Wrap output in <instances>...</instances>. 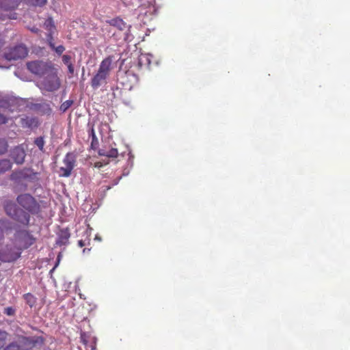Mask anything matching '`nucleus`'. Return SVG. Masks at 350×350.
Masks as SVG:
<instances>
[{"label": "nucleus", "mask_w": 350, "mask_h": 350, "mask_svg": "<svg viewBox=\"0 0 350 350\" xmlns=\"http://www.w3.org/2000/svg\"><path fill=\"white\" fill-rule=\"evenodd\" d=\"M112 56H107L100 62L96 73L91 80V85L93 89H98L103 83H105L112 69Z\"/></svg>", "instance_id": "1"}, {"label": "nucleus", "mask_w": 350, "mask_h": 350, "mask_svg": "<svg viewBox=\"0 0 350 350\" xmlns=\"http://www.w3.org/2000/svg\"><path fill=\"white\" fill-rule=\"evenodd\" d=\"M4 208L7 215L17 221V222L25 226L29 225L30 219L29 213L18 208L15 203L12 202V201H8V202L5 203Z\"/></svg>", "instance_id": "2"}, {"label": "nucleus", "mask_w": 350, "mask_h": 350, "mask_svg": "<svg viewBox=\"0 0 350 350\" xmlns=\"http://www.w3.org/2000/svg\"><path fill=\"white\" fill-rule=\"evenodd\" d=\"M50 69L48 70L46 77L41 82V88L48 92L57 91L60 86V80L57 76V71L52 66L51 63Z\"/></svg>", "instance_id": "3"}, {"label": "nucleus", "mask_w": 350, "mask_h": 350, "mask_svg": "<svg viewBox=\"0 0 350 350\" xmlns=\"http://www.w3.org/2000/svg\"><path fill=\"white\" fill-rule=\"evenodd\" d=\"M17 203L29 213H36L40 211V206L36 199L29 193H23L17 196Z\"/></svg>", "instance_id": "4"}, {"label": "nucleus", "mask_w": 350, "mask_h": 350, "mask_svg": "<svg viewBox=\"0 0 350 350\" xmlns=\"http://www.w3.org/2000/svg\"><path fill=\"white\" fill-rule=\"evenodd\" d=\"M27 68L33 75L42 76L50 70V63L42 60L29 61L27 63Z\"/></svg>", "instance_id": "5"}, {"label": "nucleus", "mask_w": 350, "mask_h": 350, "mask_svg": "<svg viewBox=\"0 0 350 350\" xmlns=\"http://www.w3.org/2000/svg\"><path fill=\"white\" fill-rule=\"evenodd\" d=\"M75 156L73 153H66L63 159L64 165L59 167V176L61 177H69L72 174V172L75 166Z\"/></svg>", "instance_id": "6"}, {"label": "nucleus", "mask_w": 350, "mask_h": 350, "mask_svg": "<svg viewBox=\"0 0 350 350\" xmlns=\"http://www.w3.org/2000/svg\"><path fill=\"white\" fill-rule=\"evenodd\" d=\"M27 55H28V49L24 45L15 46L4 53L5 58L9 61L25 58Z\"/></svg>", "instance_id": "7"}, {"label": "nucleus", "mask_w": 350, "mask_h": 350, "mask_svg": "<svg viewBox=\"0 0 350 350\" xmlns=\"http://www.w3.org/2000/svg\"><path fill=\"white\" fill-rule=\"evenodd\" d=\"M21 350H29L32 347L42 345L44 342L43 336H22L19 338Z\"/></svg>", "instance_id": "8"}, {"label": "nucleus", "mask_w": 350, "mask_h": 350, "mask_svg": "<svg viewBox=\"0 0 350 350\" xmlns=\"http://www.w3.org/2000/svg\"><path fill=\"white\" fill-rule=\"evenodd\" d=\"M36 172H33L30 168H23L12 174L14 178H27L28 180H33L36 177Z\"/></svg>", "instance_id": "9"}, {"label": "nucleus", "mask_w": 350, "mask_h": 350, "mask_svg": "<svg viewBox=\"0 0 350 350\" xmlns=\"http://www.w3.org/2000/svg\"><path fill=\"white\" fill-rule=\"evenodd\" d=\"M98 154L100 156H105L107 158H117L118 155V151L117 148H107L106 146H103L102 148L98 149Z\"/></svg>", "instance_id": "10"}, {"label": "nucleus", "mask_w": 350, "mask_h": 350, "mask_svg": "<svg viewBox=\"0 0 350 350\" xmlns=\"http://www.w3.org/2000/svg\"><path fill=\"white\" fill-rule=\"evenodd\" d=\"M70 237V233L68 228L62 229L57 234L56 243L58 245H66L68 243Z\"/></svg>", "instance_id": "11"}, {"label": "nucleus", "mask_w": 350, "mask_h": 350, "mask_svg": "<svg viewBox=\"0 0 350 350\" xmlns=\"http://www.w3.org/2000/svg\"><path fill=\"white\" fill-rule=\"evenodd\" d=\"M106 23H109L110 25H112V27H116L119 30H124L127 27L126 22H124V20L120 17H116L111 20H107Z\"/></svg>", "instance_id": "12"}, {"label": "nucleus", "mask_w": 350, "mask_h": 350, "mask_svg": "<svg viewBox=\"0 0 350 350\" xmlns=\"http://www.w3.org/2000/svg\"><path fill=\"white\" fill-rule=\"evenodd\" d=\"M122 79V84H124L126 88L131 89L133 84L137 81V77L132 74V72H126Z\"/></svg>", "instance_id": "13"}, {"label": "nucleus", "mask_w": 350, "mask_h": 350, "mask_svg": "<svg viewBox=\"0 0 350 350\" xmlns=\"http://www.w3.org/2000/svg\"><path fill=\"white\" fill-rule=\"evenodd\" d=\"M26 153L23 148H16L12 152V157L15 163H23L25 158Z\"/></svg>", "instance_id": "14"}, {"label": "nucleus", "mask_w": 350, "mask_h": 350, "mask_svg": "<svg viewBox=\"0 0 350 350\" xmlns=\"http://www.w3.org/2000/svg\"><path fill=\"white\" fill-rule=\"evenodd\" d=\"M22 0H0V8L9 10L17 8Z\"/></svg>", "instance_id": "15"}, {"label": "nucleus", "mask_w": 350, "mask_h": 350, "mask_svg": "<svg viewBox=\"0 0 350 350\" xmlns=\"http://www.w3.org/2000/svg\"><path fill=\"white\" fill-rule=\"evenodd\" d=\"M12 164L8 159H2L0 160V174L6 172L12 168Z\"/></svg>", "instance_id": "16"}, {"label": "nucleus", "mask_w": 350, "mask_h": 350, "mask_svg": "<svg viewBox=\"0 0 350 350\" xmlns=\"http://www.w3.org/2000/svg\"><path fill=\"white\" fill-rule=\"evenodd\" d=\"M23 298L27 304V305L30 307L35 306L37 301V298L35 295H33L31 293H25L23 294Z\"/></svg>", "instance_id": "17"}, {"label": "nucleus", "mask_w": 350, "mask_h": 350, "mask_svg": "<svg viewBox=\"0 0 350 350\" xmlns=\"http://www.w3.org/2000/svg\"><path fill=\"white\" fill-rule=\"evenodd\" d=\"M89 135L92 137L91 147L93 149L98 148L99 146V141L96 135V132L92 126L89 131Z\"/></svg>", "instance_id": "18"}, {"label": "nucleus", "mask_w": 350, "mask_h": 350, "mask_svg": "<svg viewBox=\"0 0 350 350\" xmlns=\"http://www.w3.org/2000/svg\"><path fill=\"white\" fill-rule=\"evenodd\" d=\"M49 45L51 47V49L56 51V53L59 55L60 54H62L63 52L65 51V46H64L63 45L55 46V44L52 41H49Z\"/></svg>", "instance_id": "19"}, {"label": "nucleus", "mask_w": 350, "mask_h": 350, "mask_svg": "<svg viewBox=\"0 0 350 350\" xmlns=\"http://www.w3.org/2000/svg\"><path fill=\"white\" fill-rule=\"evenodd\" d=\"M44 27L46 28V29H48L50 33L53 31L54 28H55V26L53 23V21L52 18H48L44 23Z\"/></svg>", "instance_id": "20"}, {"label": "nucleus", "mask_w": 350, "mask_h": 350, "mask_svg": "<svg viewBox=\"0 0 350 350\" xmlns=\"http://www.w3.org/2000/svg\"><path fill=\"white\" fill-rule=\"evenodd\" d=\"M3 350H21L20 342H12Z\"/></svg>", "instance_id": "21"}, {"label": "nucleus", "mask_w": 350, "mask_h": 350, "mask_svg": "<svg viewBox=\"0 0 350 350\" xmlns=\"http://www.w3.org/2000/svg\"><path fill=\"white\" fill-rule=\"evenodd\" d=\"M8 147V142L6 139H0V154L6 153Z\"/></svg>", "instance_id": "22"}, {"label": "nucleus", "mask_w": 350, "mask_h": 350, "mask_svg": "<svg viewBox=\"0 0 350 350\" xmlns=\"http://www.w3.org/2000/svg\"><path fill=\"white\" fill-rule=\"evenodd\" d=\"M34 144L39 148L41 151H43L44 146V139L43 137H38L35 141Z\"/></svg>", "instance_id": "23"}, {"label": "nucleus", "mask_w": 350, "mask_h": 350, "mask_svg": "<svg viewBox=\"0 0 350 350\" xmlns=\"http://www.w3.org/2000/svg\"><path fill=\"white\" fill-rule=\"evenodd\" d=\"M8 332L5 331H0V349L4 346L8 339Z\"/></svg>", "instance_id": "24"}, {"label": "nucleus", "mask_w": 350, "mask_h": 350, "mask_svg": "<svg viewBox=\"0 0 350 350\" xmlns=\"http://www.w3.org/2000/svg\"><path fill=\"white\" fill-rule=\"evenodd\" d=\"M3 313L8 316H14L16 314V310L12 306H7L3 310Z\"/></svg>", "instance_id": "25"}, {"label": "nucleus", "mask_w": 350, "mask_h": 350, "mask_svg": "<svg viewBox=\"0 0 350 350\" xmlns=\"http://www.w3.org/2000/svg\"><path fill=\"white\" fill-rule=\"evenodd\" d=\"M73 103V101L72 100H66L64 101L62 105H61V109L62 111H66L67 109L70 108V107L71 106V105Z\"/></svg>", "instance_id": "26"}, {"label": "nucleus", "mask_w": 350, "mask_h": 350, "mask_svg": "<svg viewBox=\"0 0 350 350\" xmlns=\"http://www.w3.org/2000/svg\"><path fill=\"white\" fill-rule=\"evenodd\" d=\"M71 61H72V57L70 55H64L62 56V62H63V63H64L65 65L68 66V65Z\"/></svg>", "instance_id": "27"}, {"label": "nucleus", "mask_w": 350, "mask_h": 350, "mask_svg": "<svg viewBox=\"0 0 350 350\" xmlns=\"http://www.w3.org/2000/svg\"><path fill=\"white\" fill-rule=\"evenodd\" d=\"M31 2L35 5H43L46 3V0H31Z\"/></svg>", "instance_id": "28"}, {"label": "nucleus", "mask_w": 350, "mask_h": 350, "mask_svg": "<svg viewBox=\"0 0 350 350\" xmlns=\"http://www.w3.org/2000/svg\"><path fill=\"white\" fill-rule=\"evenodd\" d=\"M8 120L9 118L6 117V116L1 114V113H0V125L5 124V123H7Z\"/></svg>", "instance_id": "29"}, {"label": "nucleus", "mask_w": 350, "mask_h": 350, "mask_svg": "<svg viewBox=\"0 0 350 350\" xmlns=\"http://www.w3.org/2000/svg\"><path fill=\"white\" fill-rule=\"evenodd\" d=\"M68 72L71 74V75H73L74 73V66L72 64V61L70 62L68 66Z\"/></svg>", "instance_id": "30"}, {"label": "nucleus", "mask_w": 350, "mask_h": 350, "mask_svg": "<svg viewBox=\"0 0 350 350\" xmlns=\"http://www.w3.org/2000/svg\"><path fill=\"white\" fill-rule=\"evenodd\" d=\"M78 245L79 247H83V246H85V244L83 241H79Z\"/></svg>", "instance_id": "31"}, {"label": "nucleus", "mask_w": 350, "mask_h": 350, "mask_svg": "<svg viewBox=\"0 0 350 350\" xmlns=\"http://www.w3.org/2000/svg\"><path fill=\"white\" fill-rule=\"evenodd\" d=\"M31 30L32 31V32H36V33H38L39 31L38 27H32V29H31Z\"/></svg>", "instance_id": "32"}, {"label": "nucleus", "mask_w": 350, "mask_h": 350, "mask_svg": "<svg viewBox=\"0 0 350 350\" xmlns=\"http://www.w3.org/2000/svg\"><path fill=\"white\" fill-rule=\"evenodd\" d=\"M102 163L100 162H97L95 163V166H97V167H100L102 166Z\"/></svg>", "instance_id": "33"}, {"label": "nucleus", "mask_w": 350, "mask_h": 350, "mask_svg": "<svg viewBox=\"0 0 350 350\" xmlns=\"http://www.w3.org/2000/svg\"><path fill=\"white\" fill-rule=\"evenodd\" d=\"M4 45V42H3L2 40H0V49H1L2 46H3Z\"/></svg>", "instance_id": "34"}, {"label": "nucleus", "mask_w": 350, "mask_h": 350, "mask_svg": "<svg viewBox=\"0 0 350 350\" xmlns=\"http://www.w3.org/2000/svg\"><path fill=\"white\" fill-rule=\"evenodd\" d=\"M15 15H16V13H14V14H13V15H12V16H10V18H16Z\"/></svg>", "instance_id": "35"}]
</instances>
